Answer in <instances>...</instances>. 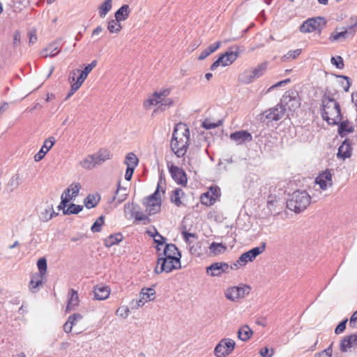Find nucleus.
<instances>
[{
  "label": "nucleus",
  "instance_id": "nucleus-1",
  "mask_svg": "<svg viewBox=\"0 0 357 357\" xmlns=\"http://www.w3.org/2000/svg\"><path fill=\"white\" fill-rule=\"evenodd\" d=\"M190 130L185 123H177L174 129L170 142L172 151L178 158H183L190 146Z\"/></svg>",
  "mask_w": 357,
  "mask_h": 357
},
{
  "label": "nucleus",
  "instance_id": "nucleus-2",
  "mask_svg": "<svg viewBox=\"0 0 357 357\" xmlns=\"http://www.w3.org/2000/svg\"><path fill=\"white\" fill-rule=\"evenodd\" d=\"M321 116L329 125H337L341 121L340 106L328 96H324L322 98Z\"/></svg>",
  "mask_w": 357,
  "mask_h": 357
},
{
  "label": "nucleus",
  "instance_id": "nucleus-3",
  "mask_svg": "<svg viewBox=\"0 0 357 357\" xmlns=\"http://www.w3.org/2000/svg\"><path fill=\"white\" fill-rule=\"evenodd\" d=\"M311 197L305 190H296L293 192L290 199L287 202V207L294 211L300 213L310 205Z\"/></svg>",
  "mask_w": 357,
  "mask_h": 357
},
{
  "label": "nucleus",
  "instance_id": "nucleus-4",
  "mask_svg": "<svg viewBox=\"0 0 357 357\" xmlns=\"http://www.w3.org/2000/svg\"><path fill=\"white\" fill-rule=\"evenodd\" d=\"M240 47L235 45L219 56L210 67L211 70H215L219 66L227 67L231 66L239 56Z\"/></svg>",
  "mask_w": 357,
  "mask_h": 357
},
{
  "label": "nucleus",
  "instance_id": "nucleus-5",
  "mask_svg": "<svg viewBox=\"0 0 357 357\" xmlns=\"http://www.w3.org/2000/svg\"><path fill=\"white\" fill-rule=\"evenodd\" d=\"M159 188L160 183L158 184L157 189L152 195L144 199L143 204L145 206L146 212L149 215L156 214L160 211L161 196Z\"/></svg>",
  "mask_w": 357,
  "mask_h": 357
},
{
  "label": "nucleus",
  "instance_id": "nucleus-6",
  "mask_svg": "<svg viewBox=\"0 0 357 357\" xmlns=\"http://www.w3.org/2000/svg\"><path fill=\"white\" fill-rule=\"evenodd\" d=\"M180 259L169 256L168 257H160L158 259L155 272L159 274L162 272L170 273L173 270L179 269L181 267Z\"/></svg>",
  "mask_w": 357,
  "mask_h": 357
},
{
  "label": "nucleus",
  "instance_id": "nucleus-7",
  "mask_svg": "<svg viewBox=\"0 0 357 357\" xmlns=\"http://www.w3.org/2000/svg\"><path fill=\"white\" fill-rule=\"evenodd\" d=\"M80 189L81 185L79 183L70 184L62 193L61 197V201L58 206V208L67 207L68 204L70 201L74 200L78 195Z\"/></svg>",
  "mask_w": 357,
  "mask_h": 357
},
{
  "label": "nucleus",
  "instance_id": "nucleus-8",
  "mask_svg": "<svg viewBox=\"0 0 357 357\" xmlns=\"http://www.w3.org/2000/svg\"><path fill=\"white\" fill-rule=\"evenodd\" d=\"M326 21L324 17H317L309 18L305 20L300 26L302 33H311L316 31H321L326 26Z\"/></svg>",
  "mask_w": 357,
  "mask_h": 357
},
{
  "label": "nucleus",
  "instance_id": "nucleus-9",
  "mask_svg": "<svg viewBox=\"0 0 357 357\" xmlns=\"http://www.w3.org/2000/svg\"><path fill=\"white\" fill-rule=\"evenodd\" d=\"M236 342L230 338H223L216 345L214 354L216 357H226L233 352Z\"/></svg>",
  "mask_w": 357,
  "mask_h": 357
},
{
  "label": "nucleus",
  "instance_id": "nucleus-10",
  "mask_svg": "<svg viewBox=\"0 0 357 357\" xmlns=\"http://www.w3.org/2000/svg\"><path fill=\"white\" fill-rule=\"evenodd\" d=\"M170 93V89H162L153 93L156 100L158 102V107L154 110L155 112L158 110H165L174 105V100L167 98Z\"/></svg>",
  "mask_w": 357,
  "mask_h": 357
},
{
  "label": "nucleus",
  "instance_id": "nucleus-11",
  "mask_svg": "<svg viewBox=\"0 0 357 357\" xmlns=\"http://www.w3.org/2000/svg\"><path fill=\"white\" fill-rule=\"evenodd\" d=\"M266 243L263 242L259 247L254 248L249 251L243 253L234 264L237 266H245L248 262L253 261L258 255L265 250Z\"/></svg>",
  "mask_w": 357,
  "mask_h": 357
},
{
  "label": "nucleus",
  "instance_id": "nucleus-12",
  "mask_svg": "<svg viewBox=\"0 0 357 357\" xmlns=\"http://www.w3.org/2000/svg\"><path fill=\"white\" fill-rule=\"evenodd\" d=\"M88 75L89 74L86 73L84 70L80 72L79 70H77L73 72V76L69 78L72 84L70 90L66 98V100L73 96L81 87Z\"/></svg>",
  "mask_w": 357,
  "mask_h": 357
},
{
  "label": "nucleus",
  "instance_id": "nucleus-13",
  "mask_svg": "<svg viewBox=\"0 0 357 357\" xmlns=\"http://www.w3.org/2000/svg\"><path fill=\"white\" fill-rule=\"evenodd\" d=\"M280 105H284L285 110L287 109L290 112H295L300 107L301 101L297 94L287 91L282 96Z\"/></svg>",
  "mask_w": 357,
  "mask_h": 357
},
{
  "label": "nucleus",
  "instance_id": "nucleus-14",
  "mask_svg": "<svg viewBox=\"0 0 357 357\" xmlns=\"http://www.w3.org/2000/svg\"><path fill=\"white\" fill-rule=\"evenodd\" d=\"M250 290V287L247 285L229 287L225 291V296L229 300L237 301L248 295Z\"/></svg>",
  "mask_w": 357,
  "mask_h": 357
},
{
  "label": "nucleus",
  "instance_id": "nucleus-15",
  "mask_svg": "<svg viewBox=\"0 0 357 357\" xmlns=\"http://www.w3.org/2000/svg\"><path fill=\"white\" fill-rule=\"evenodd\" d=\"M220 196V189L218 186H211L208 190L203 193L200 197L201 203L206 206L214 204Z\"/></svg>",
  "mask_w": 357,
  "mask_h": 357
},
{
  "label": "nucleus",
  "instance_id": "nucleus-16",
  "mask_svg": "<svg viewBox=\"0 0 357 357\" xmlns=\"http://www.w3.org/2000/svg\"><path fill=\"white\" fill-rule=\"evenodd\" d=\"M168 168L172 178L177 184L186 185L188 178L183 169L174 165H168Z\"/></svg>",
  "mask_w": 357,
  "mask_h": 357
},
{
  "label": "nucleus",
  "instance_id": "nucleus-17",
  "mask_svg": "<svg viewBox=\"0 0 357 357\" xmlns=\"http://www.w3.org/2000/svg\"><path fill=\"white\" fill-rule=\"evenodd\" d=\"M356 26L357 22H356L354 25L349 26L347 28H343L340 31H337L336 29L335 31L333 32L330 36L331 41H336L340 39L347 38L349 36H354L356 32Z\"/></svg>",
  "mask_w": 357,
  "mask_h": 357
},
{
  "label": "nucleus",
  "instance_id": "nucleus-18",
  "mask_svg": "<svg viewBox=\"0 0 357 357\" xmlns=\"http://www.w3.org/2000/svg\"><path fill=\"white\" fill-rule=\"evenodd\" d=\"M333 176L329 169H326L323 172L320 173L315 178L316 184L319 185V188L326 190L328 188L333 185Z\"/></svg>",
  "mask_w": 357,
  "mask_h": 357
},
{
  "label": "nucleus",
  "instance_id": "nucleus-19",
  "mask_svg": "<svg viewBox=\"0 0 357 357\" xmlns=\"http://www.w3.org/2000/svg\"><path fill=\"white\" fill-rule=\"evenodd\" d=\"M229 266L225 262H215L207 267L206 273L211 276H220L224 273H228Z\"/></svg>",
  "mask_w": 357,
  "mask_h": 357
},
{
  "label": "nucleus",
  "instance_id": "nucleus-20",
  "mask_svg": "<svg viewBox=\"0 0 357 357\" xmlns=\"http://www.w3.org/2000/svg\"><path fill=\"white\" fill-rule=\"evenodd\" d=\"M284 113L285 108L280 103L265 112L266 119L269 121H278L284 116Z\"/></svg>",
  "mask_w": 357,
  "mask_h": 357
},
{
  "label": "nucleus",
  "instance_id": "nucleus-21",
  "mask_svg": "<svg viewBox=\"0 0 357 357\" xmlns=\"http://www.w3.org/2000/svg\"><path fill=\"white\" fill-rule=\"evenodd\" d=\"M155 298V291L153 287H144L139 293L137 301L138 306H143L145 303L153 301Z\"/></svg>",
  "mask_w": 357,
  "mask_h": 357
},
{
  "label": "nucleus",
  "instance_id": "nucleus-22",
  "mask_svg": "<svg viewBox=\"0 0 357 357\" xmlns=\"http://www.w3.org/2000/svg\"><path fill=\"white\" fill-rule=\"evenodd\" d=\"M357 347V333L345 336L340 343V349L342 352H347L351 348Z\"/></svg>",
  "mask_w": 357,
  "mask_h": 357
},
{
  "label": "nucleus",
  "instance_id": "nucleus-23",
  "mask_svg": "<svg viewBox=\"0 0 357 357\" xmlns=\"http://www.w3.org/2000/svg\"><path fill=\"white\" fill-rule=\"evenodd\" d=\"M230 139L235 141L238 144L252 140V135L247 130L236 131L230 135Z\"/></svg>",
  "mask_w": 357,
  "mask_h": 357
},
{
  "label": "nucleus",
  "instance_id": "nucleus-24",
  "mask_svg": "<svg viewBox=\"0 0 357 357\" xmlns=\"http://www.w3.org/2000/svg\"><path fill=\"white\" fill-rule=\"evenodd\" d=\"M353 149L351 143L345 139L338 149L337 156L339 159L344 160L351 156Z\"/></svg>",
  "mask_w": 357,
  "mask_h": 357
},
{
  "label": "nucleus",
  "instance_id": "nucleus-25",
  "mask_svg": "<svg viewBox=\"0 0 357 357\" xmlns=\"http://www.w3.org/2000/svg\"><path fill=\"white\" fill-rule=\"evenodd\" d=\"M170 200L177 207L185 206V192L182 189L176 188L170 195Z\"/></svg>",
  "mask_w": 357,
  "mask_h": 357
},
{
  "label": "nucleus",
  "instance_id": "nucleus-26",
  "mask_svg": "<svg viewBox=\"0 0 357 357\" xmlns=\"http://www.w3.org/2000/svg\"><path fill=\"white\" fill-rule=\"evenodd\" d=\"M54 139L53 137L48 138L45 140L43 145L40 150L34 155V160L36 162L41 160L46 153L52 149L54 144Z\"/></svg>",
  "mask_w": 357,
  "mask_h": 357
},
{
  "label": "nucleus",
  "instance_id": "nucleus-27",
  "mask_svg": "<svg viewBox=\"0 0 357 357\" xmlns=\"http://www.w3.org/2000/svg\"><path fill=\"white\" fill-rule=\"evenodd\" d=\"M68 304L66 307V312H70L72 310H74L76 307L78 306L79 303V299L78 296V294L74 289H70L68 292Z\"/></svg>",
  "mask_w": 357,
  "mask_h": 357
},
{
  "label": "nucleus",
  "instance_id": "nucleus-28",
  "mask_svg": "<svg viewBox=\"0 0 357 357\" xmlns=\"http://www.w3.org/2000/svg\"><path fill=\"white\" fill-rule=\"evenodd\" d=\"M83 317L80 314H73L68 317V321L63 325V330L66 333H70L72 331L73 326L82 320Z\"/></svg>",
  "mask_w": 357,
  "mask_h": 357
},
{
  "label": "nucleus",
  "instance_id": "nucleus-29",
  "mask_svg": "<svg viewBox=\"0 0 357 357\" xmlns=\"http://www.w3.org/2000/svg\"><path fill=\"white\" fill-rule=\"evenodd\" d=\"M94 295L97 300H105L110 294V289L108 286H96L94 287Z\"/></svg>",
  "mask_w": 357,
  "mask_h": 357
},
{
  "label": "nucleus",
  "instance_id": "nucleus-30",
  "mask_svg": "<svg viewBox=\"0 0 357 357\" xmlns=\"http://www.w3.org/2000/svg\"><path fill=\"white\" fill-rule=\"evenodd\" d=\"M354 132V126L348 120L343 121L338 127V133L341 137H344L347 134Z\"/></svg>",
  "mask_w": 357,
  "mask_h": 357
},
{
  "label": "nucleus",
  "instance_id": "nucleus-31",
  "mask_svg": "<svg viewBox=\"0 0 357 357\" xmlns=\"http://www.w3.org/2000/svg\"><path fill=\"white\" fill-rule=\"evenodd\" d=\"M96 162L98 164H100L102 162H104L108 160H110L112 157V152L106 149H101L98 150L95 154H94Z\"/></svg>",
  "mask_w": 357,
  "mask_h": 357
},
{
  "label": "nucleus",
  "instance_id": "nucleus-32",
  "mask_svg": "<svg viewBox=\"0 0 357 357\" xmlns=\"http://www.w3.org/2000/svg\"><path fill=\"white\" fill-rule=\"evenodd\" d=\"M163 257H175L176 258L181 259V255L179 252L176 246L174 244H166L163 250Z\"/></svg>",
  "mask_w": 357,
  "mask_h": 357
},
{
  "label": "nucleus",
  "instance_id": "nucleus-33",
  "mask_svg": "<svg viewBox=\"0 0 357 357\" xmlns=\"http://www.w3.org/2000/svg\"><path fill=\"white\" fill-rule=\"evenodd\" d=\"M130 13L129 6L124 4L115 13V19L124 21L129 17Z\"/></svg>",
  "mask_w": 357,
  "mask_h": 357
},
{
  "label": "nucleus",
  "instance_id": "nucleus-34",
  "mask_svg": "<svg viewBox=\"0 0 357 357\" xmlns=\"http://www.w3.org/2000/svg\"><path fill=\"white\" fill-rule=\"evenodd\" d=\"M252 333V331L248 326H243L238 329V337L239 340L246 342L251 338Z\"/></svg>",
  "mask_w": 357,
  "mask_h": 357
},
{
  "label": "nucleus",
  "instance_id": "nucleus-35",
  "mask_svg": "<svg viewBox=\"0 0 357 357\" xmlns=\"http://www.w3.org/2000/svg\"><path fill=\"white\" fill-rule=\"evenodd\" d=\"M268 68V62L264 61L257 65L255 68L251 69L252 74L255 79L261 77Z\"/></svg>",
  "mask_w": 357,
  "mask_h": 357
},
{
  "label": "nucleus",
  "instance_id": "nucleus-36",
  "mask_svg": "<svg viewBox=\"0 0 357 357\" xmlns=\"http://www.w3.org/2000/svg\"><path fill=\"white\" fill-rule=\"evenodd\" d=\"M122 29L121 21L114 19L108 22L107 30L110 33H119Z\"/></svg>",
  "mask_w": 357,
  "mask_h": 357
},
{
  "label": "nucleus",
  "instance_id": "nucleus-37",
  "mask_svg": "<svg viewBox=\"0 0 357 357\" xmlns=\"http://www.w3.org/2000/svg\"><path fill=\"white\" fill-rule=\"evenodd\" d=\"M148 233L153 238L155 243L157 244L156 248L158 250H160V246L165 245V238L160 235L157 230L154 229L153 232L149 231Z\"/></svg>",
  "mask_w": 357,
  "mask_h": 357
},
{
  "label": "nucleus",
  "instance_id": "nucleus-38",
  "mask_svg": "<svg viewBox=\"0 0 357 357\" xmlns=\"http://www.w3.org/2000/svg\"><path fill=\"white\" fill-rule=\"evenodd\" d=\"M80 165L85 169H91L98 164L96 162L94 154H92L86 156L83 160H82Z\"/></svg>",
  "mask_w": 357,
  "mask_h": 357
},
{
  "label": "nucleus",
  "instance_id": "nucleus-39",
  "mask_svg": "<svg viewBox=\"0 0 357 357\" xmlns=\"http://www.w3.org/2000/svg\"><path fill=\"white\" fill-rule=\"evenodd\" d=\"M227 250V247L220 243H212L209 246L210 252L213 255H218L223 253Z\"/></svg>",
  "mask_w": 357,
  "mask_h": 357
},
{
  "label": "nucleus",
  "instance_id": "nucleus-40",
  "mask_svg": "<svg viewBox=\"0 0 357 357\" xmlns=\"http://www.w3.org/2000/svg\"><path fill=\"white\" fill-rule=\"evenodd\" d=\"M44 275L38 273L32 275L31 281L29 282V289L34 291L39 285L43 283Z\"/></svg>",
  "mask_w": 357,
  "mask_h": 357
},
{
  "label": "nucleus",
  "instance_id": "nucleus-41",
  "mask_svg": "<svg viewBox=\"0 0 357 357\" xmlns=\"http://www.w3.org/2000/svg\"><path fill=\"white\" fill-rule=\"evenodd\" d=\"M139 162L138 158L133 153H128L125 158L124 163L127 167L136 168Z\"/></svg>",
  "mask_w": 357,
  "mask_h": 357
},
{
  "label": "nucleus",
  "instance_id": "nucleus-42",
  "mask_svg": "<svg viewBox=\"0 0 357 357\" xmlns=\"http://www.w3.org/2000/svg\"><path fill=\"white\" fill-rule=\"evenodd\" d=\"M126 189L121 188V181H118V188L116 190L115 195L113 199L116 202L121 203L126 199L127 194L126 193Z\"/></svg>",
  "mask_w": 357,
  "mask_h": 357
},
{
  "label": "nucleus",
  "instance_id": "nucleus-43",
  "mask_svg": "<svg viewBox=\"0 0 357 357\" xmlns=\"http://www.w3.org/2000/svg\"><path fill=\"white\" fill-rule=\"evenodd\" d=\"M255 79V77L252 74L250 70H245L238 77V81L244 84H248L252 83Z\"/></svg>",
  "mask_w": 357,
  "mask_h": 357
},
{
  "label": "nucleus",
  "instance_id": "nucleus-44",
  "mask_svg": "<svg viewBox=\"0 0 357 357\" xmlns=\"http://www.w3.org/2000/svg\"><path fill=\"white\" fill-rule=\"evenodd\" d=\"M59 209L62 210L63 214H77L83 209V206L81 205L70 204L68 205L67 208L63 207Z\"/></svg>",
  "mask_w": 357,
  "mask_h": 357
},
{
  "label": "nucleus",
  "instance_id": "nucleus-45",
  "mask_svg": "<svg viewBox=\"0 0 357 357\" xmlns=\"http://www.w3.org/2000/svg\"><path fill=\"white\" fill-rule=\"evenodd\" d=\"M121 240L122 236L121 234H112L105 239L104 244L107 247H111L119 243Z\"/></svg>",
  "mask_w": 357,
  "mask_h": 357
},
{
  "label": "nucleus",
  "instance_id": "nucleus-46",
  "mask_svg": "<svg viewBox=\"0 0 357 357\" xmlns=\"http://www.w3.org/2000/svg\"><path fill=\"white\" fill-rule=\"evenodd\" d=\"M100 198L94 195H89L84 201L87 208H94L99 202Z\"/></svg>",
  "mask_w": 357,
  "mask_h": 357
},
{
  "label": "nucleus",
  "instance_id": "nucleus-47",
  "mask_svg": "<svg viewBox=\"0 0 357 357\" xmlns=\"http://www.w3.org/2000/svg\"><path fill=\"white\" fill-rule=\"evenodd\" d=\"M60 52V48L57 43L50 44L45 50V56H54Z\"/></svg>",
  "mask_w": 357,
  "mask_h": 357
},
{
  "label": "nucleus",
  "instance_id": "nucleus-48",
  "mask_svg": "<svg viewBox=\"0 0 357 357\" xmlns=\"http://www.w3.org/2000/svg\"><path fill=\"white\" fill-rule=\"evenodd\" d=\"M112 1L105 0L99 7V13L101 17H105L107 13L112 8Z\"/></svg>",
  "mask_w": 357,
  "mask_h": 357
},
{
  "label": "nucleus",
  "instance_id": "nucleus-49",
  "mask_svg": "<svg viewBox=\"0 0 357 357\" xmlns=\"http://www.w3.org/2000/svg\"><path fill=\"white\" fill-rule=\"evenodd\" d=\"M158 102L156 100L155 96L152 93L149 98L143 102V107L145 109L149 110L153 106H158Z\"/></svg>",
  "mask_w": 357,
  "mask_h": 357
},
{
  "label": "nucleus",
  "instance_id": "nucleus-50",
  "mask_svg": "<svg viewBox=\"0 0 357 357\" xmlns=\"http://www.w3.org/2000/svg\"><path fill=\"white\" fill-rule=\"evenodd\" d=\"M37 266L39 271L38 273L45 276L47 271V261L45 258L39 259L37 261Z\"/></svg>",
  "mask_w": 357,
  "mask_h": 357
},
{
  "label": "nucleus",
  "instance_id": "nucleus-51",
  "mask_svg": "<svg viewBox=\"0 0 357 357\" xmlns=\"http://www.w3.org/2000/svg\"><path fill=\"white\" fill-rule=\"evenodd\" d=\"M104 224V218L103 216L99 217L96 222L91 226V231L93 232H99L101 230L102 226Z\"/></svg>",
  "mask_w": 357,
  "mask_h": 357
},
{
  "label": "nucleus",
  "instance_id": "nucleus-52",
  "mask_svg": "<svg viewBox=\"0 0 357 357\" xmlns=\"http://www.w3.org/2000/svg\"><path fill=\"white\" fill-rule=\"evenodd\" d=\"M331 63L338 69H342L344 66L343 59L340 56L332 57Z\"/></svg>",
  "mask_w": 357,
  "mask_h": 357
},
{
  "label": "nucleus",
  "instance_id": "nucleus-53",
  "mask_svg": "<svg viewBox=\"0 0 357 357\" xmlns=\"http://www.w3.org/2000/svg\"><path fill=\"white\" fill-rule=\"evenodd\" d=\"M21 182V178L19 174L14 175L9 181V185L13 188H17Z\"/></svg>",
  "mask_w": 357,
  "mask_h": 357
},
{
  "label": "nucleus",
  "instance_id": "nucleus-54",
  "mask_svg": "<svg viewBox=\"0 0 357 357\" xmlns=\"http://www.w3.org/2000/svg\"><path fill=\"white\" fill-rule=\"evenodd\" d=\"M260 355L262 357H271L274 354L273 349H268V347L262 348L259 351Z\"/></svg>",
  "mask_w": 357,
  "mask_h": 357
},
{
  "label": "nucleus",
  "instance_id": "nucleus-55",
  "mask_svg": "<svg viewBox=\"0 0 357 357\" xmlns=\"http://www.w3.org/2000/svg\"><path fill=\"white\" fill-rule=\"evenodd\" d=\"M347 319H345V320H343L342 321H341L337 326V327L335 328V333L336 334H340V333H342L344 332V331L345 330L346 328V324H347Z\"/></svg>",
  "mask_w": 357,
  "mask_h": 357
},
{
  "label": "nucleus",
  "instance_id": "nucleus-56",
  "mask_svg": "<svg viewBox=\"0 0 357 357\" xmlns=\"http://www.w3.org/2000/svg\"><path fill=\"white\" fill-rule=\"evenodd\" d=\"M332 356V349L330 347L326 349L325 350L319 352V354H316L314 357H331Z\"/></svg>",
  "mask_w": 357,
  "mask_h": 357
},
{
  "label": "nucleus",
  "instance_id": "nucleus-57",
  "mask_svg": "<svg viewBox=\"0 0 357 357\" xmlns=\"http://www.w3.org/2000/svg\"><path fill=\"white\" fill-rule=\"evenodd\" d=\"M278 202V199L275 196L270 195L268 197L267 201V206L270 208V210H272V207H273L275 204V203Z\"/></svg>",
  "mask_w": 357,
  "mask_h": 357
},
{
  "label": "nucleus",
  "instance_id": "nucleus-58",
  "mask_svg": "<svg viewBox=\"0 0 357 357\" xmlns=\"http://www.w3.org/2000/svg\"><path fill=\"white\" fill-rule=\"evenodd\" d=\"M349 325L353 328L357 327V311H356L351 317Z\"/></svg>",
  "mask_w": 357,
  "mask_h": 357
},
{
  "label": "nucleus",
  "instance_id": "nucleus-59",
  "mask_svg": "<svg viewBox=\"0 0 357 357\" xmlns=\"http://www.w3.org/2000/svg\"><path fill=\"white\" fill-rule=\"evenodd\" d=\"M220 45H221L220 41H217L216 43L209 45L206 49L208 50V51H209V52H211V54H212L214 52H215L217 50H218L220 48Z\"/></svg>",
  "mask_w": 357,
  "mask_h": 357
},
{
  "label": "nucleus",
  "instance_id": "nucleus-60",
  "mask_svg": "<svg viewBox=\"0 0 357 357\" xmlns=\"http://www.w3.org/2000/svg\"><path fill=\"white\" fill-rule=\"evenodd\" d=\"M96 65L97 61L94 60L84 68V71L86 73L89 74L91 72V70L96 66Z\"/></svg>",
  "mask_w": 357,
  "mask_h": 357
},
{
  "label": "nucleus",
  "instance_id": "nucleus-61",
  "mask_svg": "<svg viewBox=\"0 0 357 357\" xmlns=\"http://www.w3.org/2000/svg\"><path fill=\"white\" fill-rule=\"evenodd\" d=\"M291 82V79L289 78H287L284 80H282V81H280V82H277L276 84H273V86H271L269 89H268V91H271L275 88H277V87H279V86H282L283 84H288Z\"/></svg>",
  "mask_w": 357,
  "mask_h": 357
},
{
  "label": "nucleus",
  "instance_id": "nucleus-62",
  "mask_svg": "<svg viewBox=\"0 0 357 357\" xmlns=\"http://www.w3.org/2000/svg\"><path fill=\"white\" fill-rule=\"evenodd\" d=\"M135 169V168H132V167H127L126 168V174H125V178L127 181H130L132 178Z\"/></svg>",
  "mask_w": 357,
  "mask_h": 357
},
{
  "label": "nucleus",
  "instance_id": "nucleus-63",
  "mask_svg": "<svg viewBox=\"0 0 357 357\" xmlns=\"http://www.w3.org/2000/svg\"><path fill=\"white\" fill-rule=\"evenodd\" d=\"M210 54H211V52H209L208 50L205 49L203 51H202V52L199 54L198 56V60L202 61L205 59L206 57H208Z\"/></svg>",
  "mask_w": 357,
  "mask_h": 357
},
{
  "label": "nucleus",
  "instance_id": "nucleus-64",
  "mask_svg": "<svg viewBox=\"0 0 357 357\" xmlns=\"http://www.w3.org/2000/svg\"><path fill=\"white\" fill-rule=\"evenodd\" d=\"M301 54V50H296L294 51H289L287 56V58L296 59Z\"/></svg>",
  "mask_w": 357,
  "mask_h": 357
}]
</instances>
